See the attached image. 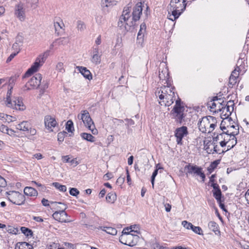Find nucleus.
Instances as JSON below:
<instances>
[{"instance_id":"864d4df0","label":"nucleus","mask_w":249,"mask_h":249,"mask_svg":"<svg viewBox=\"0 0 249 249\" xmlns=\"http://www.w3.org/2000/svg\"><path fill=\"white\" fill-rule=\"evenodd\" d=\"M62 160L64 163L70 162V158L69 156H62Z\"/></svg>"},{"instance_id":"09e8293b","label":"nucleus","mask_w":249,"mask_h":249,"mask_svg":"<svg viewBox=\"0 0 249 249\" xmlns=\"http://www.w3.org/2000/svg\"><path fill=\"white\" fill-rule=\"evenodd\" d=\"M79 191L75 188H71L70 190V194L72 196H76L79 194Z\"/></svg>"},{"instance_id":"bf43d9fd","label":"nucleus","mask_w":249,"mask_h":249,"mask_svg":"<svg viewBox=\"0 0 249 249\" xmlns=\"http://www.w3.org/2000/svg\"><path fill=\"white\" fill-rule=\"evenodd\" d=\"M112 177H113V176H112V174L110 173H107L104 176V178L105 179H106V180H108L109 179H111V178H112Z\"/></svg>"},{"instance_id":"6ab92c4d","label":"nucleus","mask_w":249,"mask_h":249,"mask_svg":"<svg viewBox=\"0 0 249 249\" xmlns=\"http://www.w3.org/2000/svg\"><path fill=\"white\" fill-rule=\"evenodd\" d=\"M77 69L79 70L80 72L84 76V77L89 80L92 79V75L91 72L86 67L82 66H77Z\"/></svg>"},{"instance_id":"58836bf2","label":"nucleus","mask_w":249,"mask_h":249,"mask_svg":"<svg viewBox=\"0 0 249 249\" xmlns=\"http://www.w3.org/2000/svg\"><path fill=\"white\" fill-rule=\"evenodd\" d=\"M219 163L220 161L219 160H216L212 162L209 167L208 168V171L211 173L214 169L216 168Z\"/></svg>"},{"instance_id":"603ef678","label":"nucleus","mask_w":249,"mask_h":249,"mask_svg":"<svg viewBox=\"0 0 249 249\" xmlns=\"http://www.w3.org/2000/svg\"><path fill=\"white\" fill-rule=\"evenodd\" d=\"M212 144H213V149L212 150V149H211L210 150V151L209 152V153H213L214 152L215 153H219V151L217 149V145H215V143H212Z\"/></svg>"},{"instance_id":"473e14b6","label":"nucleus","mask_w":249,"mask_h":249,"mask_svg":"<svg viewBox=\"0 0 249 249\" xmlns=\"http://www.w3.org/2000/svg\"><path fill=\"white\" fill-rule=\"evenodd\" d=\"M52 185L62 192H65L67 190V187L65 185H61L58 182H53Z\"/></svg>"},{"instance_id":"4c0bfd02","label":"nucleus","mask_w":249,"mask_h":249,"mask_svg":"<svg viewBox=\"0 0 249 249\" xmlns=\"http://www.w3.org/2000/svg\"><path fill=\"white\" fill-rule=\"evenodd\" d=\"M66 129L69 132H72L74 130L73 122L71 120H69L66 124Z\"/></svg>"},{"instance_id":"c756f323","label":"nucleus","mask_w":249,"mask_h":249,"mask_svg":"<svg viewBox=\"0 0 249 249\" xmlns=\"http://www.w3.org/2000/svg\"><path fill=\"white\" fill-rule=\"evenodd\" d=\"M69 42V39L68 37H61L55 40V43H57L59 45H65Z\"/></svg>"},{"instance_id":"f8f14e48","label":"nucleus","mask_w":249,"mask_h":249,"mask_svg":"<svg viewBox=\"0 0 249 249\" xmlns=\"http://www.w3.org/2000/svg\"><path fill=\"white\" fill-rule=\"evenodd\" d=\"M53 217L55 220L60 222L68 223L71 222V220L68 218V215L63 210L56 211L53 214Z\"/></svg>"},{"instance_id":"774afa93","label":"nucleus","mask_w":249,"mask_h":249,"mask_svg":"<svg viewBox=\"0 0 249 249\" xmlns=\"http://www.w3.org/2000/svg\"><path fill=\"white\" fill-rule=\"evenodd\" d=\"M93 55H100L99 52V48L98 47L93 48Z\"/></svg>"},{"instance_id":"ea45409f","label":"nucleus","mask_w":249,"mask_h":249,"mask_svg":"<svg viewBox=\"0 0 249 249\" xmlns=\"http://www.w3.org/2000/svg\"><path fill=\"white\" fill-rule=\"evenodd\" d=\"M191 230H192L195 233L199 235H203L202 229L198 226H195L193 225Z\"/></svg>"},{"instance_id":"a878e982","label":"nucleus","mask_w":249,"mask_h":249,"mask_svg":"<svg viewBox=\"0 0 249 249\" xmlns=\"http://www.w3.org/2000/svg\"><path fill=\"white\" fill-rule=\"evenodd\" d=\"M30 124L27 121H23L21 123L18 124L17 126V129L21 131H26L29 130Z\"/></svg>"},{"instance_id":"4d7b16f0","label":"nucleus","mask_w":249,"mask_h":249,"mask_svg":"<svg viewBox=\"0 0 249 249\" xmlns=\"http://www.w3.org/2000/svg\"><path fill=\"white\" fill-rule=\"evenodd\" d=\"M17 54V53L13 52L7 58V62L11 61Z\"/></svg>"},{"instance_id":"39448f33","label":"nucleus","mask_w":249,"mask_h":249,"mask_svg":"<svg viewBox=\"0 0 249 249\" xmlns=\"http://www.w3.org/2000/svg\"><path fill=\"white\" fill-rule=\"evenodd\" d=\"M12 89L13 88L11 87L7 92L6 97L4 100L5 106L13 109L24 110L26 107L21 98L19 97L12 96Z\"/></svg>"},{"instance_id":"69168bd1","label":"nucleus","mask_w":249,"mask_h":249,"mask_svg":"<svg viewBox=\"0 0 249 249\" xmlns=\"http://www.w3.org/2000/svg\"><path fill=\"white\" fill-rule=\"evenodd\" d=\"M28 131H29V133L33 136L35 135L36 133V130L35 128H30Z\"/></svg>"},{"instance_id":"3c124183","label":"nucleus","mask_w":249,"mask_h":249,"mask_svg":"<svg viewBox=\"0 0 249 249\" xmlns=\"http://www.w3.org/2000/svg\"><path fill=\"white\" fill-rule=\"evenodd\" d=\"M144 35H141V34H140V35L138 34V36H137L138 43L139 44H141V45H142V44L143 43V41H144Z\"/></svg>"},{"instance_id":"052dcab7","label":"nucleus","mask_w":249,"mask_h":249,"mask_svg":"<svg viewBox=\"0 0 249 249\" xmlns=\"http://www.w3.org/2000/svg\"><path fill=\"white\" fill-rule=\"evenodd\" d=\"M124 181V178L119 177L117 179L116 183L118 184H119L120 185H121V184H122L123 183Z\"/></svg>"},{"instance_id":"f03ea898","label":"nucleus","mask_w":249,"mask_h":249,"mask_svg":"<svg viewBox=\"0 0 249 249\" xmlns=\"http://www.w3.org/2000/svg\"><path fill=\"white\" fill-rule=\"evenodd\" d=\"M175 88L171 86H163L160 89H157L155 92L156 97L159 98V103L161 106H170L175 100Z\"/></svg>"},{"instance_id":"5fc2aeb1","label":"nucleus","mask_w":249,"mask_h":249,"mask_svg":"<svg viewBox=\"0 0 249 249\" xmlns=\"http://www.w3.org/2000/svg\"><path fill=\"white\" fill-rule=\"evenodd\" d=\"M31 6L34 8H35L37 6V4L38 2V0H30Z\"/></svg>"},{"instance_id":"6e6d98bb","label":"nucleus","mask_w":249,"mask_h":249,"mask_svg":"<svg viewBox=\"0 0 249 249\" xmlns=\"http://www.w3.org/2000/svg\"><path fill=\"white\" fill-rule=\"evenodd\" d=\"M70 163H71V165H73L74 167L76 166L79 164L78 161L76 160V158H74L70 160Z\"/></svg>"},{"instance_id":"a18cd8bd","label":"nucleus","mask_w":249,"mask_h":249,"mask_svg":"<svg viewBox=\"0 0 249 249\" xmlns=\"http://www.w3.org/2000/svg\"><path fill=\"white\" fill-rule=\"evenodd\" d=\"M56 69L60 72L63 73L65 72L64 68V64L62 62H59L56 65Z\"/></svg>"},{"instance_id":"8fccbe9b","label":"nucleus","mask_w":249,"mask_h":249,"mask_svg":"<svg viewBox=\"0 0 249 249\" xmlns=\"http://www.w3.org/2000/svg\"><path fill=\"white\" fill-rule=\"evenodd\" d=\"M237 77H235L234 75H231L229 78V84L232 86L235 85L236 83V79Z\"/></svg>"},{"instance_id":"393cba45","label":"nucleus","mask_w":249,"mask_h":249,"mask_svg":"<svg viewBox=\"0 0 249 249\" xmlns=\"http://www.w3.org/2000/svg\"><path fill=\"white\" fill-rule=\"evenodd\" d=\"M208 227L210 230L213 231L215 234H220L218 225L214 221H210L208 223Z\"/></svg>"},{"instance_id":"a19ab883","label":"nucleus","mask_w":249,"mask_h":249,"mask_svg":"<svg viewBox=\"0 0 249 249\" xmlns=\"http://www.w3.org/2000/svg\"><path fill=\"white\" fill-rule=\"evenodd\" d=\"M223 135L222 132L221 133L217 134L216 136L213 137V143H216L219 141H220V142L223 141Z\"/></svg>"},{"instance_id":"7c9ffc66","label":"nucleus","mask_w":249,"mask_h":249,"mask_svg":"<svg viewBox=\"0 0 249 249\" xmlns=\"http://www.w3.org/2000/svg\"><path fill=\"white\" fill-rule=\"evenodd\" d=\"M116 195L113 193H108L106 196V200L108 202L113 203L116 199Z\"/></svg>"},{"instance_id":"49530a36","label":"nucleus","mask_w":249,"mask_h":249,"mask_svg":"<svg viewBox=\"0 0 249 249\" xmlns=\"http://www.w3.org/2000/svg\"><path fill=\"white\" fill-rule=\"evenodd\" d=\"M182 225L185 228L188 230L191 229L193 226V224L189 222L186 220L183 221L182 222Z\"/></svg>"},{"instance_id":"bb28decb","label":"nucleus","mask_w":249,"mask_h":249,"mask_svg":"<svg viewBox=\"0 0 249 249\" xmlns=\"http://www.w3.org/2000/svg\"><path fill=\"white\" fill-rule=\"evenodd\" d=\"M81 137L85 140L90 142H94L95 141V138L90 134L87 133H82L80 134Z\"/></svg>"},{"instance_id":"4468645a","label":"nucleus","mask_w":249,"mask_h":249,"mask_svg":"<svg viewBox=\"0 0 249 249\" xmlns=\"http://www.w3.org/2000/svg\"><path fill=\"white\" fill-rule=\"evenodd\" d=\"M41 79L42 76L41 74L36 73L30 79L26 86H31L33 88H37L40 84ZM28 89H30L29 87H28Z\"/></svg>"},{"instance_id":"2f4dec72","label":"nucleus","mask_w":249,"mask_h":249,"mask_svg":"<svg viewBox=\"0 0 249 249\" xmlns=\"http://www.w3.org/2000/svg\"><path fill=\"white\" fill-rule=\"evenodd\" d=\"M0 131L2 133L7 134L8 135L13 134L14 131L11 129H9L7 126L2 124L0 126Z\"/></svg>"},{"instance_id":"9d476101","label":"nucleus","mask_w":249,"mask_h":249,"mask_svg":"<svg viewBox=\"0 0 249 249\" xmlns=\"http://www.w3.org/2000/svg\"><path fill=\"white\" fill-rule=\"evenodd\" d=\"M184 107L182 106L178 107L174 106L173 109L171 110V113L180 124L182 123L183 119L185 116L184 113Z\"/></svg>"},{"instance_id":"9b49d317","label":"nucleus","mask_w":249,"mask_h":249,"mask_svg":"<svg viewBox=\"0 0 249 249\" xmlns=\"http://www.w3.org/2000/svg\"><path fill=\"white\" fill-rule=\"evenodd\" d=\"M188 134L187 127L185 126H182L178 128L175 131V136L176 138V141L178 144L182 145V140L183 138L186 136Z\"/></svg>"},{"instance_id":"20e7f679","label":"nucleus","mask_w":249,"mask_h":249,"mask_svg":"<svg viewBox=\"0 0 249 249\" xmlns=\"http://www.w3.org/2000/svg\"><path fill=\"white\" fill-rule=\"evenodd\" d=\"M217 120L212 116L203 117L198 123L199 130L204 133H211L216 126Z\"/></svg>"},{"instance_id":"c85d7f7f","label":"nucleus","mask_w":249,"mask_h":249,"mask_svg":"<svg viewBox=\"0 0 249 249\" xmlns=\"http://www.w3.org/2000/svg\"><path fill=\"white\" fill-rule=\"evenodd\" d=\"M115 1L114 0H102V6L103 7H110L115 4Z\"/></svg>"},{"instance_id":"ddd939ff","label":"nucleus","mask_w":249,"mask_h":249,"mask_svg":"<svg viewBox=\"0 0 249 249\" xmlns=\"http://www.w3.org/2000/svg\"><path fill=\"white\" fill-rule=\"evenodd\" d=\"M234 105L233 101L230 100L227 102L225 107H222L221 108H219V110L222 111V115L225 118H228L233 111Z\"/></svg>"},{"instance_id":"37998d69","label":"nucleus","mask_w":249,"mask_h":249,"mask_svg":"<svg viewBox=\"0 0 249 249\" xmlns=\"http://www.w3.org/2000/svg\"><path fill=\"white\" fill-rule=\"evenodd\" d=\"M146 24L144 23H142V24H141V25H140V29L138 34L144 35L145 33L146 32Z\"/></svg>"},{"instance_id":"f257e3e1","label":"nucleus","mask_w":249,"mask_h":249,"mask_svg":"<svg viewBox=\"0 0 249 249\" xmlns=\"http://www.w3.org/2000/svg\"><path fill=\"white\" fill-rule=\"evenodd\" d=\"M129 5L128 4L124 7L118 22V27L124 32H128L133 28L135 22L140 19L142 14V3L138 2L133 8L132 17L131 18V6H129Z\"/></svg>"},{"instance_id":"e2e57ef3","label":"nucleus","mask_w":249,"mask_h":249,"mask_svg":"<svg viewBox=\"0 0 249 249\" xmlns=\"http://www.w3.org/2000/svg\"><path fill=\"white\" fill-rule=\"evenodd\" d=\"M54 27L56 31L59 30V29L62 28L60 23L57 22L54 23Z\"/></svg>"},{"instance_id":"13d9d810","label":"nucleus","mask_w":249,"mask_h":249,"mask_svg":"<svg viewBox=\"0 0 249 249\" xmlns=\"http://www.w3.org/2000/svg\"><path fill=\"white\" fill-rule=\"evenodd\" d=\"M164 206L165 207V211L167 212H169L171 209V205L169 203H164Z\"/></svg>"},{"instance_id":"dca6fc26","label":"nucleus","mask_w":249,"mask_h":249,"mask_svg":"<svg viewBox=\"0 0 249 249\" xmlns=\"http://www.w3.org/2000/svg\"><path fill=\"white\" fill-rule=\"evenodd\" d=\"M44 123L46 128L50 131H53V128L57 124L55 119L50 115H47L45 117Z\"/></svg>"},{"instance_id":"1a4fd4ad","label":"nucleus","mask_w":249,"mask_h":249,"mask_svg":"<svg viewBox=\"0 0 249 249\" xmlns=\"http://www.w3.org/2000/svg\"><path fill=\"white\" fill-rule=\"evenodd\" d=\"M47 55L44 53L42 55H39L36 60V61L31 67L28 70L25 74V77H28L31 75L33 73L36 72L38 68L42 65L46 59Z\"/></svg>"},{"instance_id":"338daca9","label":"nucleus","mask_w":249,"mask_h":249,"mask_svg":"<svg viewBox=\"0 0 249 249\" xmlns=\"http://www.w3.org/2000/svg\"><path fill=\"white\" fill-rule=\"evenodd\" d=\"M211 186L213 187V190H220L219 185L215 183H213L211 184Z\"/></svg>"},{"instance_id":"5701e85b","label":"nucleus","mask_w":249,"mask_h":249,"mask_svg":"<svg viewBox=\"0 0 249 249\" xmlns=\"http://www.w3.org/2000/svg\"><path fill=\"white\" fill-rule=\"evenodd\" d=\"M159 77L160 80L167 81L169 77L168 70L166 68H163L162 70L160 69Z\"/></svg>"},{"instance_id":"f704fd0d","label":"nucleus","mask_w":249,"mask_h":249,"mask_svg":"<svg viewBox=\"0 0 249 249\" xmlns=\"http://www.w3.org/2000/svg\"><path fill=\"white\" fill-rule=\"evenodd\" d=\"M20 230L21 232L27 237L32 236L33 235V233L32 230L27 228H26L25 227H22L20 228Z\"/></svg>"},{"instance_id":"4be33fe9","label":"nucleus","mask_w":249,"mask_h":249,"mask_svg":"<svg viewBox=\"0 0 249 249\" xmlns=\"http://www.w3.org/2000/svg\"><path fill=\"white\" fill-rule=\"evenodd\" d=\"M98 229L106 231L107 233L113 235H116L117 233V231L115 228L110 227L100 226L98 228Z\"/></svg>"},{"instance_id":"7ed1b4c3","label":"nucleus","mask_w":249,"mask_h":249,"mask_svg":"<svg viewBox=\"0 0 249 249\" xmlns=\"http://www.w3.org/2000/svg\"><path fill=\"white\" fill-rule=\"evenodd\" d=\"M186 0H171L168 8V13L172 12L169 19L174 21L178 18L181 13L185 9Z\"/></svg>"},{"instance_id":"f3484780","label":"nucleus","mask_w":249,"mask_h":249,"mask_svg":"<svg viewBox=\"0 0 249 249\" xmlns=\"http://www.w3.org/2000/svg\"><path fill=\"white\" fill-rule=\"evenodd\" d=\"M202 169L201 167L197 166L196 165H192L190 163H189L184 167V170H187V173H186V175L188 174H194L196 175H198L200 170H202Z\"/></svg>"},{"instance_id":"aec40b11","label":"nucleus","mask_w":249,"mask_h":249,"mask_svg":"<svg viewBox=\"0 0 249 249\" xmlns=\"http://www.w3.org/2000/svg\"><path fill=\"white\" fill-rule=\"evenodd\" d=\"M0 120L3 122H7L9 123L16 121L17 119L15 117L5 114L3 113H0Z\"/></svg>"},{"instance_id":"b1692460","label":"nucleus","mask_w":249,"mask_h":249,"mask_svg":"<svg viewBox=\"0 0 249 249\" xmlns=\"http://www.w3.org/2000/svg\"><path fill=\"white\" fill-rule=\"evenodd\" d=\"M15 249H33V247L25 242H18L16 245Z\"/></svg>"},{"instance_id":"0eeeda50","label":"nucleus","mask_w":249,"mask_h":249,"mask_svg":"<svg viewBox=\"0 0 249 249\" xmlns=\"http://www.w3.org/2000/svg\"><path fill=\"white\" fill-rule=\"evenodd\" d=\"M79 119L82 120L85 125L87 127L93 135L98 134V130L95 128L94 123L91 118L89 112L87 110H82L77 116Z\"/></svg>"},{"instance_id":"423d86ee","label":"nucleus","mask_w":249,"mask_h":249,"mask_svg":"<svg viewBox=\"0 0 249 249\" xmlns=\"http://www.w3.org/2000/svg\"><path fill=\"white\" fill-rule=\"evenodd\" d=\"M129 230L128 227L125 228L123 230L122 234L119 238V240L124 245L133 247L137 244L139 237L137 235L126 231V230Z\"/></svg>"},{"instance_id":"72a5a7b5","label":"nucleus","mask_w":249,"mask_h":249,"mask_svg":"<svg viewBox=\"0 0 249 249\" xmlns=\"http://www.w3.org/2000/svg\"><path fill=\"white\" fill-rule=\"evenodd\" d=\"M213 196L215 199L217 200V202H220V200H221V196L222 193L221 190H213Z\"/></svg>"},{"instance_id":"680f3d73","label":"nucleus","mask_w":249,"mask_h":249,"mask_svg":"<svg viewBox=\"0 0 249 249\" xmlns=\"http://www.w3.org/2000/svg\"><path fill=\"white\" fill-rule=\"evenodd\" d=\"M41 203H42V205L44 206H49V201L45 198L42 199V200L41 201Z\"/></svg>"},{"instance_id":"c9c22d12","label":"nucleus","mask_w":249,"mask_h":249,"mask_svg":"<svg viewBox=\"0 0 249 249\" xmlns=\"http://www.w3.org/2000/svg\"><path fill=\"white\" fill-rule=\"evenodd\" d=\"M101 56L102 54H100V55H92L91 59V62L96 65L100 64L101 61Z\"/></svg>"},{"instance_id":"a211bd4d","label":"nucleus","mask_w":249,"mask_h":249,"mask_svg":"<svg viewBox=\"0 0 249 249\" xmlns=\"http://www.w3.org/2000/svg\"><path fill=\"white\" fill-rule=\"evenodd\" d=\"M15 14L20 20H24L25 16L22 4H19L16 6Z\"/></svg>"},{"instance_id":"e433bc0d","label":"nucleus","mask_w":249,"mask_h":249,"mask_svg":"<svg viewBox=\"0 0 249 249\" xmlns=\"http://www.w3.org/2000/svg\"><path fill=\"white\" fill-rule=\"evenodd\" d=\"M76 28L78 31L83 32L86 28L85 23L81 20H78L77 22Z\"/></svg>"},{"instance_id":"c03bdc74","label":"nucleus","mask_w":249,"mask_h":249,"mask_svg":"<svg viewBox=\"0 0 249 249\" xmlns=\"http://www.w3.org/2000/svg\"><path fill=\"white\" fill-rule=\"evenodd\" d=\"M67 135V133L66 132H60L58 133L57 137L58 141L60 142H62L64 141L65 136Z\"/></svg>"},{"instance_id":"412c9836","label":"nucleus","mask_w":249,"mask_h":249,"mask_svg":"<svg viewBox=\"0 0 249 249\" xmlns=\"http://www.w3.org/2000/svg\"><path fill=\"white\" fill-rule=\"evenodd\" d=\"M24 194L30 196H36L38 195L37 191L31 187H26L24 189Z\"/></svg>"},{"instance_id":"0e129e2a","label":"nucleus","mask_w":249,"mask_h":249,"mask_svg":"<svg viewBox=\"0 0 249 249\" xmlns=\"http://www.w3.org/2000/svg\"><path fill=\"white\" fill-rule=\"evenodd\" d=\"M219 204L220 208L224 211L227 212V210L225 208V205L222 203V200H220V202H217Z\"/></svg>"},{"instance_id":"6e6552de","label":"nucleus","mask_w":249,"mask_h":249,"mask_svg":"<svg viewBox=\"0 0 249 249\" xmlns=\"http://www.w3.org/2000/svg\"><path fill=\"white\" fill-rule=\"evenodd\" d=\"M8 200L14 204L21 205L25 201V197L22 194L16 191H10L6 193Z\"/></svg>"},{"instance_id":"de8ad7c7","label":"nucleus","mask_w":249,"mask_h":249,"mask_svg":"<svg viewBox=\"0 0 249 249\" xmlns=\"http://www.w3.org/2000/svg\"><path fill=\"white\" fill-rule=\"evenodd\" d=\"M129 229V230L130 229L131 230V231L130 232H136L137 233H140V232L139 231V226L138 225H132L131 226V227L130 228H128Z\"/></svg>"},{"instance_id":"cd10ccee","label":"nucleus","mask_w":249,"mask_h":249,"mask_svg":"<svg viewBox=\"0 0 249 249\" xmlns=\"http://www.w3.org/2000/svg\"><path fill=\"white\" fill-rule=\"evenodd\" d=\"M50 203L55 205L54 209H56L57 211L63 210L65 211L67 208V207L65 206V205L61 202L51 201Z\"/></svg>"},{"instance_id":"2eb2a0df","label":"nucleus","mask_w":249,"mask_h":249,"mask_svg":"<svg viewBox=\"0 0 249 249\" xmlns=\"http://www.w3.org/2000/svg\"><path fill=\"white\" fill-rule=\"evenodd\" d=\"M239 133L238 128L235 129L234 131H231L230 130H227L226 132H223V140L226 142H228L229 141L232 140L235 142V144L236 143V138L235 136Z\"/></svg>"},{"instance_id":"79ce46f5","label":"nucleus","mask_w":249,"mask_h":249,"mask_svg":"<svg viewBox=\"0 0 249 249\" xmlns=\"http://www.w3.org/2000/svg\"><path fill=\"white\" fill-rule=\"evenodd\" d=\"M20 46L21 45L19 43L16 42L13 45L12 49L14 51V52L17 53H18L20 50Z\"/></svg>"}]
</instances>
